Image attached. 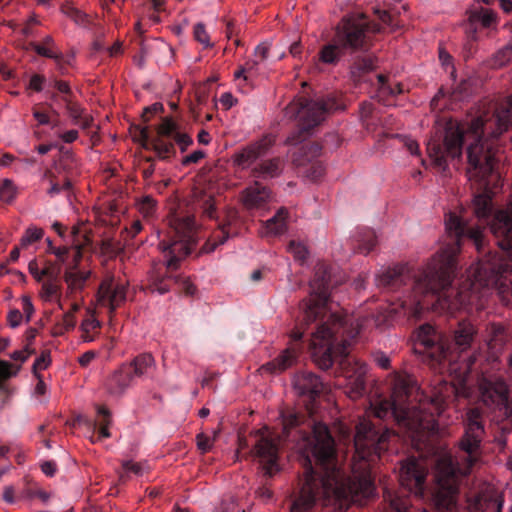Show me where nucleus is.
Wrapping results in <instances>:
<instances>
[{
	"mask_svg": "<svg viewBox=\"0 0 512 512\" xmlns=\"http://www.w3.org/2000/svg\"><path fill=\"white\" fill-rule=\"evenodd\" d=\"M486 129L481 116L469 123L450 119L426 145L433 166L444 173L448 159L459 160L467 144L466 174L482 190L470 205L477 222L468 218L467 211L446 213L448 240L412 281L414 291L424 296L425 307L437 305L450 314L483 309L493 290L504 304L512 301V280H505L512 262L487 250L483 234L488 226L496 245L512 255V197L508 207L494 209L491 189L500 176L495 151L483 138Z\"/></svg>",
	"mask_w": 512,
	"mask_h": 512,
	"instance_id": "nucleus-1",
	"label": "nucleus"
},
{
	"mask_svg": "<svg viewBox=\"0 0 512 512\" xmlns=\"http://www.w3.org/2000/svg\"><path fill=\"white\" fill-rule=\"evenodd\" d=\"M283 437L296 444L302 455L304 479L300 495L292 512H317V500L339 506L346 511L349 505L372 498L375 493L371 464L389 449L397 434L387 427H377L362 419L353 438L354 456L361 464V473L347 476L340 468L335 440L329 427L295 410L282 412Z\"/></svg>",
	"mask_w": 512,
	"mask_h": 512,
	"instance_id": "nucleus-2",
	"label": "nucleus"
},
{
	"mask_svg": "<svg viewBox=\"0 0 512 512\" xmlns=\"http://www.w3.org/2000/svg\"><path fill=\"white\" fill-rule=\"evenodd\" d=\"M423 303L424 296L412 288L411 293L400 298L398 303H391L385 314L348 318L341 322V327L334 324L324 325L322 322L315 332H311V339H309L312 360L320 369L328 370L339 359L342 375L347 380L348 397L357 399L363 396L366 388L367 365L348 356V346L367 327L372 324L377 327L384 326L398 314L402 313L409 319L419 320L425 311L446 313L437 305L425 307Z\"/></svg>",
	"mask_w": 512,
	"mask_h": 512,
	"instance_id": "nucleus-3",
	"label": "nucleus"
},
{
	"mask_svg": "<svg viewBox=\"0 0 512 512\" xmlns=\"http://www.w3.org/2000/svg\"><path fill=\"white\" fill-rule=\"evenodd\" d=\"M391 396L379 399L373 407L375 417L391 418L401 427L413 444L435 432L436 417L441 416L450 401L456 397V387L441 380L430 396L421 399L419 405L411 406L410 397L413 380L407 373L392 372L389 377Z\"/></svg>",
	"mask_w": 512,
	"mask_h": 512,
	"instance_id": "nucleus-4",
	"label": "nucleus"
},
{
	"mask_svg": "<svg viewBox=\"0 0 512 512\" xmlns=\"http://www.w3.org/2000/svg\"><path fill=\"white\" fill-rule=\"evenodd\" d=\"M478 330L472 322L462 319L452 330V341L426 322L414 332V352L435 372L469 375L477 362L478 352L473 347Z\"/></svg>",
	"mask_w": 512,
	"mask_h": 512,
	"instance_id": "nucleus-5",
	"label": "nucleus"
},
{
	"mask_svg": "<svg viewBox=\"0 0 512 512\" xmlns=\"http://www.w3.org/2000/svg\"><path fill=\"white\" fill-rule=\"evenodd\" d=\"M484 435L480 409L470 408L466 413L465 431L458 441L456 454H444L436 460L437 487L432 501L437 511L444 512L455 508L460 479L469 475L481 459Z\"/></svg>",
	"mask_w": 512,
	"mask_h": 512,
	"instance_id": "nucleus-6",
	"label": "nucleus"
},
{
	"mask_svg": "<svg viewBox=\"0 0 512 512\" xmlns=\"http://www.w3.org/2000/svg\"><path fill=\"white\" fill-rule=\"evenodd\" d=\"M201 230L191 214L175 212L169 218L167 230L159 234V248L166 255V265L154 267L149 273L148 289L159 294L169 293L173 284L187 296L196 293L195 285L175 271L179 262L189 255L201 238Z\"/></svg>",
	"mask_w": 512,
	"mask_h": 512,
	"instance_id": "nucleus-7",
	"label": "nucleus"
},
{
	"mask_svg": "<svg viewBox=\"0 0 512 512\" xmlns=\"http://www.w3.org/2000/svg\"><path fill=\"white\" fill-rule=\"evenodd\" d=\"M330 269L328 265L319 263L316 266L314 278L310 281V294L308 299L302 300L300 303V314L298 318L301 321L297 325L294 337L299 338L303 332L304 323H315L317 328L322 323L324 325H332L341 327L348 318H356L353 315H344L333 312L329 307L330 300Z\"/></svg>",
	"mask_w": 512,
	"mask_h": 512,
	"instance_id": "nucleus-8",
	"label": "nucleus"
},
{
	"mask_svg": "<svg viewBox=\"0 0 512 512\" xmlns=\"http://www.w3.org/2000/svg\"><path fill=\"white\" fill-rule=\"evenodd\" d=\"M379 32V24L368 21L363 13L346 15L336 26L334 42L322 46L319 61L336 65L343 50L366 51L371 43L370 34Z\"/></svg>",
	"mask_w": 512,
	"mask_h": 512,
	"instance_id": "nucleus-9",
	"label": "nucleus"
},
{
	"mask_svg": "<svg viewBox=\"0 0 512 512\" xmlns=\"http://www.w3.org/2000/svg\"><path fill=\"white\" fill-rule=\"evenodd\" d=\"M343 109L344 105L333 96L318 100L298 98L286 107V115L298 120V127L287 137L286 144L289 146L301 144L309 137L310 131L321 123L325 114Z\"/></svg>",
	"mask_w": 512,
	"mask_h": 512,
	"instance_id": "nucleus-10",
	"label": "nucleus"
},
{
	"mask_svg": "<svg viewBox=\"0 0 512 512\" xmlns=\"http://www.w3.org/2000/svg\"><path fill=\"white\" fill-rule=\"evenodd\" d=\"M482 402L484 406L490 408L492 420L502 433L501 436L495 437L496 441L504 445V435L512 432V399L509 391L503 384H490L482 392Z\"/></svg>",
	"mask_w": 512,
	"mask_h": 512,
	"instance_id": "nucleus-11",
	"label": "nucleus"
},
{
	"mask_svg": "<svg viewBox=\"0 0 512 512\" xmlns=\"http://www.w3.org/2000/svg\"><path fill=\"white\" fill-rule=\"evenodd\" d=\"M300 321L301 318H297L295 328L292 332H290V338H292L294 344H290L289 347L283 350V352L279 353L278 356L272 361L263 364V371L271 374H281L288 368L296 365L301 350V344L298 342L302 339V337L305 336V334L308 333L311 337V333L316 331L315 322L304 323V328L301 329L304 332L301 333L299 338H295L294 333Z\"/></svg>",
	"mask_w": 512,
	"mask_h": 512,
	"instance_id": "nucleus-12",
	"label": "nucleus"
},
{
	"mask_svg": "<svg viewBox=\"0 0 512 512\" xmlns=\"http://www.w3.org/2000/svg\"><path fill=\"white\" fill-rule=\"evenodd\" d=\"M426 476L427 468L423 461L415 457L401 461L398 475L400 486L415 497L424 495Z\"/></svg>",
	"mask_w": 512,
	"mask_h": 512,
	"instance_id": "nucleus-13",
	"label": "nucleus"
},
{
	"mask_svg": "<svg viewBox=\"0 0 512 512\" xmlns=\"http://www.w3.org/2000/svg\"><path fill=\"white\" fill-rule=\"evenodd\" d=\"M256 436H258V439H256L250 453L260 460L265 479H272L279 471L278 443L272 436L266 435L261 430L256 431Z\"/></svg>",
	"mask_w": 512,
	"mask_h": 512,
	"instance_id": "nucleus-14",
	"label": "nucleus"
},
{
	"mask_svg": "<svg viewBox=\"0 0 512 512\" xmlns=\"http://www.w3.org/2000/svg\"><path fill=\"white\" fill-rule=\"evenodd\" d=\"M293 386L297 396L304 402L307 413L311 415L313 405L327 389V386L319 375L312 372L295 374Z\"/></svg>",
	"mask_w": 512,
	"mask_h": 512,
	"instance_id": "nucleus-15",
	"label": "nucleus"
},
{
	"mask_svg": "<svg viewBox=\"0 0 512 512\" xmlns=\"http://www.w3.org/2000/svg\"><path fill=\"white\" fill-rule=\"evenodd\" d=\"M127 287L126 284L114 280L113 277H106L102 280L99 291V303L108 308L111 317L116 309L126 302Z\"/></svg>",
	"mask_w": 512,
	"mask_h": 512,
	"instance_id": "nucleus-16",
	"label": "nucleus"
},
{
	"mask_svg": "<svg viewBox=\"0 0 512 512\" xmlns=\"http://www.w3.org/2000/svg\"><path fill=\"white\" fill-rule=\"evenodd\" d=\"M275 138L271 135H265L262 138L243 146L233 155L234 164L241 169H247L253 165L256 160L265 156L268 150L274 146Z\"/></svg>",
	"mask_w": 512,
	"mask_h": 512,
	"instance_id": "nucleus-17",
	"label": "nucleus"
},
{
	"mask_svg": "<svg viewBox=\"0 0 512 512\" xmlns=\"http://www.w3.org/2000/svg\"><path fill=\"white\" fill-rule=\"evenodd\" d=\"M411 280V272L407 264H399L382 269L376 274V285L388 292L398 290Z\"/></svg>",
	"mask_w": 512,
	"mask_h": 512,
	"instance_id": "nucleus-18",
	"label": "nucleus"
},
{
	"mask_svg": "<svg viewBox=\"0 0 512 512\" xmlns=\"http://www.w3.org/2000/svg\"><path fill=\"white\" fill-rule=\"evenodd\" d=\"M237 219V212H231L227 216V220L219 225L210 239L206 240L201 248V253H210L216 250L217 246L224 244L229 237L236 235L237 230L233 228V222Z\"/></svg>",
	"mask_w": 512,
	"mask_h": 512,
	"instance_id": "nucleus-19",
	"label": "nucleus"
},
{
	"mask_svg": "<svg viewBox=\"0 0 512 512\" xmlns=\"http://www.w3.org/2000/svg\"><path fill=\"white\" fill-rule=\"evenodd\" d=\"M157 132L160 136L171 138V140L179 145L182 152L193 144L192 137L186 133H182L172 117H163L161 124L157 127Z\"/></svg>",
	"mask_w": 512,
	"mask_h": 512,
	"instance_id": "nucleus-20",
	"label": "nucleus"
},
{
	"mask_svg": "<svg viewBox=\"0 0 512 512\" xmlns=\"http://www.w3.org/2000/svg\"><path fill=\"white\" fill-rule=\"evenodd\" d=\"M134 378V375L131 373V367L122 365L107 379L106 389L110 395L119 397L133 383Z\"/></svg>",
	"mask_w": 512,
	"mask_h": 512,
	"instance_id": "nucleus-21",
	"label": "nucleus"
},
{
	"mask_svg": "<svg viewBox=\"0 0 512 512\" xmlns=\"http://www.w3.org/2000/svg\"><path fill=\"white\" fill-rule=\"evenodd\" d=\"M495 21V14L492 10L480 7L471 10L468 18L466 33L471 41H476L479 26L489 28Z\"/></svg>",
	"mask_w": 512,
	"mask_h": 512,
	"instance_id": "nucleus-22",
	"label": "nucleus"
},
{
	"mask_svg": "<svg viewBox=\"0 0 512 512\" xmlns=\"http://www.w3.org/2000/svg\"><path fill=\"white\" fill-rule=\"evenodd\" d=\"M241 199L248 209H259L271 199V191L255 181L253 185L243 190Z\"/></svg>",
	"mask_w": 512,
	"mask_h": 512,
	"instance_id": "nucleus-23",
	"label": "nucleus"
},
{
	"mask_svg": "<svg viewBox=\"0 0 512 512\" xmlns=\"http://www.w3.org/2000/svg\"><path fill=\"white\" fill-rule=\"evenodd\" d=\"M493 124L495 126L492 131L493 137H499L512 125V95L496 106L493 114Z\"/></svg>",
	"mask_w": 512,
	"mask_h": 512,
	"instance_id": "nucleus-24",
	"label": "nucleus"
},
{
	"mask_svg": "<svg viewBox=\"0 0 512 512\" xmlns=\"http://www.w3.org/2000/svg\"><path fill=\"white\" fill-rule=\"evenodd\" d=\"M21 365L12 364L0 359V398L4 406L14 394L15 388L7 384V380L19 374Z\"/></svg>",
	"mask_w": 512,
	"mask_h": 512,
	"instance_id": "nucleus-25",
	"label": "nucleus"
},
{
	"mask_svg": "<svg viewBox=\"0 0 512 512\" xmlns=\"http://www.w3.org/2000/svg\"><path fill=\"white\" fill-rule=\"evenodd\" d=\"M487 333L488 347L493 354L499 353L512 340V333L501 323H490Z\"/></svg>",
	"mask_w": 512,
	"mask_h": 512,
	"instance_id": "nucleus-26",
	"label": "nucleus"
},
{
	"mask_svg": "<svg viewBox=\"0 0 512 512\" xmlns=\"http://www.w3.org/2000/svg\"><path fill=\"white\" fill-rule=\"evenodd\" d=\"M379 512H413L409 497L389 489L384 491V505Z\"/></svg>",
	"mask_w": 512,
	"mask_h": 512,
	"instance_id": "nucleus-27",
	"label": "nucleus"
},
{
	"mask_svg": "<svg viewBox=\"0 0 512 512\" xmlns=\"http://www.w3.org/2000/svg\"><path fill=\"white\" fill-rule=\"evenodd\" d=\"M284 163L279 157L262 160L251 169V177L254 178H274L282 174Z\"/></svg>",
	"mask_w": 512,
	"mask_h": 512,
	"instance_id": "nucleus-28",
	"label": "nucleus"
},
{
	"mask_svg": "<svg viewBox=\"0 0 512 512\" xmlns=\"http://www.w3.org/2000/svg\"><path fill=\"white\" fill-rule=\"evenodd\" d=\"M376 69L375 58L370 55L355 56L350 65V75L355 83L365 81L367 73Z\"/></svg>",
	"mask_w": 512,
	"mask_h": 512,
	"instance_id": "nucleus-29",
	"label": "nucleus"
},
{
	"mask_svg": "<svg viewBox=\"0 0 512 512\" xmlns=\"http://www.w3.org/2000/svg\"><path fill=\"white\" fill-rule=\"evenodd\" d=\"M377 245V237L373 229L358 228L353 241L354 251L364 255L374 251Z\"/></svg>",
	"mask_w": 512,
	"mask_h": 512,
	"instance_id": "nucleus-30",
	"label": "nucleus"
},
{
	"mask_svg": "<svg viewBox=\"0 0 512 512\" xmlns=\"http://www.w3.org/2000/svg\"><path fill=\"white\" fill-rule=\"evenodd\" d=\"M288 210L281 208L264 222L265 235L280 236L287 230Z\"/></svg>",
	"mask_w": 512,
	"mask_h": 512,
	"instance_id": "nucleus-31",
	"label": "nucleus"
},
{
	"mask_svg": "<svg viewBox=\"0 0 512 512\" xmlns=\"http://www.w3.org/2000/svg\"><path fill=\"white\" fill-rule=\"evenodd\" d=\"M96 413H98V418L94 422V429L98 428V436L92 438V442H99L103 438L111 437V432L108 430L112 423L111 412L105 406H96Z\"/></svg>",
	"mask_w": 512,
	"mask_h": 512,
	"instance_id": "nucleus-32",
	"label": "nucleus"
},
{
	"mask_svg": "<svg viewBox=\"0 0 512 512\" xmlns=\"http://www.w3.org/2000/svg\"><path fill=\"white\" fill-rule=\"evenodd\" d=\"M90 274L80 270H66L64 280L67 283V294L69 297L72 294L81 292L89 279Z\"/></svg>",
	"mask_w": 512,
	"mask_h": 512,
	"instance_id": "nucleus-33",
	"label": "nucleus"
},
{
	"mask_svg": "<svg viewBox=\"0 0 512 512\" xmlns=\"http://www.w3.org/2000/svg\"><path fill=\"white\" fill-rule=\"evenodd\" d=\"M321 150L322 146L319 143L309 142L299 148L293 160L298 167H306V162L317 161Z\"/></svg>",
	"mask_w": 512,
	"mask_h": 512,
	"instance_id": "nucleus-34",
	"label": "nucleus"
},
{
	"mask_svg": "<svg viewBox=\"0 0 512 512\" xmlns=\"http://www.w3.org/2000/svg\"><path fill=\"white\" fill-rule=\"evenodd\" d=\"M44 179L47 180L49 185L46 193L50 198L56 197L61 192H66L67 195H70L72 183L69 177H65L64 181L60 182L53 172L47 170L44 174Z\"/></svg>",
	"mask_w": 512,
	"mask_h": 512,
	"instance_id": "nucleus-35",
	"label": "nucleus"
},
{
	"mask_svg": "<svg viewBox=\"0 0 512 512\" xmlns=\"http://www.w3.org/2000/svg\"><path fill=\"white\" fill-rule=\"evenodd\" d=\"M30 46L34 50V52L37 53L38 55L46 57V58L54 59L55 62L57 63L60 73L62 75L66 73L65 65L71 64L72 56L66 59L65 57H63L62 53H55V52L51 51L50 49L45 48L44 46H42L36 42L30 43Z\"/></svg>",
	"mask_w": 512,
	"mask_h": 512,
	"instance_id": "nucleus-36",
	"label": "nucleus"
},
{
	"mask_svg": "<svg viewBox=\"0 0 512 512\" xmlns=\"http://www.w3.org/2000/svg\"><path fill=\"white\" fill-rule=\"evenodd\" d=\"M157 134L159 133L157 132ZM151 145L154 152L161 159H168L175 155V148L171 138L158 135L152 140Z\"/></svg>",
	"mask_w": 512,
	"mask_h": 512,
	"instance_id": "nucleus-37",
	"label": "nucleus"
},
{
	"mask_svg": "<svg viewBox=\"0 0 512 512\" xmlns=\"http://www.w3.org/2000/svg\"><path fill=\"white\" fill-rule=\"evenodd\" d=\"M154 364V359L151 354H139L129 364H123V366L132 367V374L134 377H140L146 375L149 368Z\"/></svg>",
	"mask_w": 512,
	"mask_h": 512,
	"instance_id": "nucleus-38",
	"label": "nucleus"
},
{
	"mask_svg": "<svg viewBox=\"0 0 512 512\" xmlns=\"http://www.w3.org/2000/svg\"><path fill=\"white\" fill-rule=\"evenodd\" d=\"M39 295L45 302H59V297H61V285L59 281H42V288H40Z\"/></svg>",
	"mask_w": 512,
	"mask_h": 512,
	"instance_id": "nucleus-39",
	"label": "nucleus"
},
{
	"mask_svg": "<svg viewBox=\"0 0 512 512\" xmlns=\"http://www.w3.org/2000/svg\"><path fill=\"white\" fill-rule=\"evenodd\" d=\"M377 82L379 95L395 96L403 92L401 84H395V87H392L388 84L387 77L383 74H377Z\"/></svg>",
	"mask_w": 512,
	"mask_h": 512,
	"instance_id": "nucleus-40",
	"label": "nucleus"
},
{
	"mask_svg": "<svg viewBox=\"0 0 512 512\" xmlns=\"http://www.w3.org/2000/svg\"><path fill=\"white\" fill-rule=\"evenodd\" d=\"M138 211L145 218H151L157 211V201L151 196H145L138 200Z\"/></svg>",
	"mask_w": 512,
	"mask_h": 512,
	"instance_id": "nucleus-41",
	"label": "nucleus"
},
{
	"mask_svg": "<svg viewBox=\"0 0 512 512\" xmlns=\"http://www.w3.org/2000/svg\"><path fill=\"white\" fill-rule=\"evenodd\" d=\"M287 251L293 254L296 261L304 262L308 257L307 247L297 240H290L287 246Z\"/></svg>",
	"mask_w": 512,
	"mask_h": 512,
	"instance_id": "nucleus-42",
	"label": "nucleus"
},
{
	"mask_svg": "<svg viewBox=\"0 0 512 512\" xmlns=\"http://www.w3.org/2000/svg\"><path fill=\"white\" fill-rule=\"evenodd\" d=\"M44 230L36 227H28L21 239V246L27 247L35 241H39L43 238Z\"/></svg>",
	"mask_w": 512,
	"mask_h": 512,
	"instance_id": "nucleus-43",
	"label": "nucleus"
},
{
	"mask_svg": "<svg viewBox=\"0 0 512 512\" xmlns=\"http://www.w3.org/2000/svg\"><path fill=\"white\" fill-rule=\"evenodd\" d=\"M305 174L311 181H317L324 174V167L320 161L306 162Z\"/></svg>",
	"mask_w": 512,
	"mask_h": 512,
	"instance_id": "nucleus-44",
	"label": "nucleus"
},
{
	"mask_svg": "<svg viewBox=\"0 0 512 512\" xmlns=\"http://www.w3.org/2000/svg\"><path fill=\"white\" fill-rule=\"evenodd\" d=\"M198 206L202 208L203 213L210 219L216 217V208L214 198L210 195H204L203 198L198 200Z\"/></svg>",
	"mask_w": 512,
	"mask_h": 512,
	"instance_id": "nucleus-45",
	"label": "nucleus"
},
{
	"mask_svg": "<svg viewBox=\"0 0 512 512\" xmlns=\"http://www.w3.org/2000/svg\"><path fill=\"white\" fill-rule=\"evenodd\" d=\"M15 198V188L10 179H4L0 185V199L10 203Z\"/></svg>",
	"mask_w": 512,
	"mask_h": 512,
	"instance_id": "nucleus-46",
	"label": "nucleus"
},
{
	"mask_svg": "<svg viewBox=\"0 0 512 512\" xmlns=\"http://www.w3.org/2000/svg\"><path fill=\"white\" fill-rule=\"evenodd\" d=\"M52 86L56 89L58 93L61 94L60 99L62 102H65L73 98V93L71 91L70 85L66 81L54 79L52 81Z\"/></svg>",
	"mask_w": 512,
	"mask_h": 512,
	"instance_id": "nucleus-47",
	"label": "nucleus"
},
{
	"mask_svg": "<svg viewBox=\"0 0 512 512\" xmlns=\"http://www.w3.org/2000/svg\"><path fill=\"white\" fill-rule=\"evenodd\" d=\"M217 435H218V432L215 431L214 437L212 439V438H209L204 433L197 434V436H196L197 448L199 450H201V452L203 454L207 453L208 451H210V449L213 448V444H214V441H215Z\"/></svg>",
	"mask_w": 512,
	"mask_h": 512,
	"instance_id": "nucleus-48",
	"label": "nucleus"
},
{
	"mask_svg": "<svg viewBox=\"0 0 512 512\" xmlns=\"http://www.w3.org/2000/svg\"><path fill=\"white\" fill-rule=\"evenodd\" d=\"M75 326V319L72 312H66L64 316H62L61 323L57 324L56 334H62L70 331Z\"/></svg>",
	"mask_w": 512,
	"mask_h": 512,
	"instance_id": "nucleus-49",
	"label": "nucleus"
},
{
	"mask_svg": "<svg viewBox=\"0 0 512 512\" xmlns=\"http://www.w3.org/2000/svg\"><path fill=\"white\" fill-rule=\"evenodd\" d=\"M68 115L71 117L73 123H78V120L83 116V109L81 106L73 101V98L64 102Z\"/></svg>",
	"mask_w": 512,
	"mask_h": 512,
	"instance_id": "nucleus-50",
	"label": "nucleus"
},
{
	"mask_svg": "<svg viewBox=\"0 0 512 512\" xmlns=\"http://www.w3.org/2000/svg\"><path fill=\"white\" fill-rule=\"evenodd\" d=\"M378 19L381 23L386 24L392 28L398 27V22L395 21V10H375Z\"/></svg>",
	"mask_w": 512,
	"mask_h": 512,
	"instance_id": "nucleus-51",
	"label": "nucleus"
},
{
	"mask_svg": "<svg viewBox=\"0 0 512 512\" xmlns=\"http://www.w3.org/2000/svg\"><path fill=\"white\" fill-rule=\"evenodd\" d=\"M194 38L199 43L203 44L205 48L210 47L211 43L209 40L208 33L206 32L205 25L203 23H196L194 26Z\"/></svg>",
	"mask_w": 512,
	"mask_h": 512,
	"instance_id": "nucleus-52",
	"label": "nucleus"
},
{
	"mask_svg": "<svg viewBox=\"0 0 512 512\" xmlns=\"http://www.w3.org/2000/svg\"><path fill=\"white\" fill-rule=\"evenodd\" d=\"M60 267L53 262H48V265L42 270V280L46 281H59Z\"/></svg>",
	"mask_w": 512,
	"mask_h": 512,
	"instance_id": "nucleus-53",
	"label": "nucleus"
},
{
	"mask_svg": "<svg viewBox=\"0 0 512 512\" xmlns=\"http://www.w3.org/2000/svg\"><path fill=\"white\" fill-rule=\"evenodd\" d=\"M50 365V353L48 351H44L41 353L35 360L33 364V374L36 377H39L37 373L38 370H45Z\"/></svg>",
	"mask_w": 512,
	"mask_h": 512,
	"instance_id": "nucleus-54",
	"label": "nucleus"
},
{
	"mask_svg": "<svg viewBox=\"0 0 512 512\" xmlns=\"http://www.w3.org/2000/svg\"><path fill=\"white\" fill-rule=\"evenodd\" d=\"M512 60V45H508L495 55V65L503 66Z\"/></svg>",
	"mask_w": 512,
	"mask_h": 512,
	"instance_id": "nucleus-55",
	"label": "nucleus"
},
{
	"mask_svg": "<svg viewBox=\"0 0 512 512\" xmlns=\"http://www.w3.org/2000/svg\"><path fill=\"white\" fill-rule=\"evenodd\" d=\"M34 354H35L34 348L23 347L22 350L14 351L13 353H11L10 357L16 362L24 363L28 359V357H30Z\"/></svg>",
	"mask_w": 512,
	"mask_h": 512,
	"instance_id": "nucleus-56",
	"label": "nucleus"
},
{
	"mask_svg": "<svg viewBox=\"0 0 512 512\" xmlns=\"http://www.w3.org/2000/svg\"><path fill=\"white\" fill-rule=\"evenodd\" d=\"M162 112H163V104L159 103V102L154 103L152 105L147 106L144 109V113H142V119H144V122L148 123L151 115H157Z\"/></svg>",
	"mask_w": 512,
	"mask_h": 512,
	"instance_id": "nucleus-57",
	"label": "nucleus"
},
{
	"mask_svg": "<svg viewBox=\"0 0 512 512\" xmlns=\"http://www.w3.org/2000/svg\"><path fill=\"white\" fill-rule=\"evenodd\" d=\"M22 309L26 317V322H30L34 313V306L31 299L28 296L22 297Z\"/></svg>",
	"mask_w": 512,
	"mask_h": 512,
	"instance_id": "nucleus-58",
	"label": "nucleus"
},
{
	"mask_svg": "<svg viewBox=\"0 0 512 512\" xmlns=\"http://www.w3.org/2000/svg\"><path fill=\"white\" fill-rule=\"evenodd\" d=\"M204 157H205L204 151L196 150L193 153H191L190 155L184 157L182 160V164L184 166L195 164V163H198L199 160L203 159Z\"/></svg>",
	"mask_w": 512,
	"mask_h": 512,
	"instance_id": "nucleus-59",
	"label": "nucleus"
},
{
	"mask_svg": "<svg viewBox=\"0 0 512 512\" xmlns=\"http://www.w3.org/2000/svg\"><path fill=\"white\" fill-rule=\"evenodd\" d=\"M45 83V77L40 74H34L31 77L30 84L28 87L34 90L35 92H40L43 90V84Z\"/></svg>",
	"mask_w": 512,
	"mask_h": 512,
	"instance_id": "nucleus-60",
	"label": "nucleus"
},
{
	"mask_svg": "<svg viewBox=\"0 0 512 512\" xmlns=\"http://www.w3.org/2000/svg\"><path fill=\"white\" fill-rule=\"evenodd\" d=\"M22 312L18 309H13L8 313V322L12 328L19 326L22 322Z\"/></svg>",
	"mask_w": 512,
	"mask_h": 512,
	"instance_id": "nucleus-61",
	"label": "nucleus"
},
{
	"mask_svg": "<svg viewBox=\"0 0 512 512\" xmlns=\"http://www.w3.org/2000/svg\"><path fill=\"white\" fill-rule=\"evenodd\" d=\"M81 328L84 333H90L91 331L100 328V322L94 318H88L81 323Z\"/></svg>",
	"mask_w": 512,
	"mask_h": 512,
	"instance_id": "nucleus-62",
	"label": "nucleus"
},
{
	"mask_svg": "<svg viewBox=\"0 0 512 512\" xmlns=\"http://www.w3.org/2000/svg\"><path fill=\"white\" fill-rule=\"evenodd\" d=\"M123 469L125 472L134 473L135 475H141L142 473V467L140 464L133 461H125L123 463Z\"/></svg>",
	"mask_w": 512,
	"mask_h": 512,
	"instance_id": "nucleus-63",
	"label": "nucleus"
},
{
	"mask_svg": "<svg viewBox=\"0 0 512 512\" xmlns=\"http://www.w3.org/2000/svg\"><path fill=\"white\" fill-rule=\"evenodd\" d=\"M254 56L258 58V61L262 62L266 60L268 56V46L265 43H261L254 49Z\"/></svg>",
	"mask_w": 512,
	"mask_h": 512,
	"instance_id": "nucleus-64",
	"label": "nucleus"
}]
</instances>
